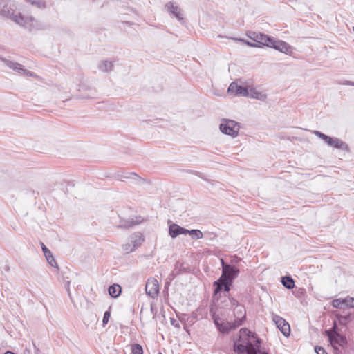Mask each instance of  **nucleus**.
Wrapping results in <instances>:
<instances>
[{"label":"nucleus","instance_id":"obj_1","mask_svg":"<svg viewBox=\"0 0 354 354\" xmlns=\"http://www.w3.org/2000/svg\"><path fill=\"white\" fill-rule=\"evenodd\" d=\"M17 4L14 1H0V15L30 30L40 28V23L32 17L23 16L17 12Z\"/></svg>","mask_w":354,"mask_h":354},{"label":"nucleus","instance_id":"obj_2","mask_svg":"<svg viewBox=\"0 0 354 354\" xmlns=\"http://www.w3.org/2000/svg\"><path fill=\"white\" fill-rule=\"evenodd\" d=\"M260 340L247 328L239 330V339L234 342V351L238 354H268L260 349Z\"/></svg>","mask_w":354,"mask_h":354},{"label":"nucleus","instance_id":"obj_3","mask_svg":"<svg viewBox=\"0 0 354 354\" xmlns=\"http://www.w3.org/2000/svg\"><path fill=\"white\" fill-rule=\"evenodd\" d=\"M232 270H228L223 278V272H222V274L218 279V281L214 283V295H217L219 292H221L223 289L225 292H229L230 290V286L233 281V280L236 278L239 272V270L231 266Z\"/></svg>","mask_w":354,"mask_h":354},{"label":"nucleus","instance_id":"obj_4","mask_svg":"<svg viewBox=\"0 0 354 354\" xmlns=\"http://www.w3.org/2000/svg\"><path fill=\"white\" fill-rule=\"evenodd\" d=\"M326 333L330 344L335 350L338 351V346L343 347L346 344V339L344 335L339 333L335 321L333 323L332 328L329 330H326Z\"/></svg>","mask_w":354,"mask_h":354},{"label":"nucleus","instance_id":"obj_5","mask_svg":"<svg viewBox=\"0 0 354 354\" xmlns=\"http://www.w3.org/2000/svg\"><path fill=\"white\" fill-rule=\"evenodd\" d=\"M143 241L144 238L141 234H133L129 237L127 241L122 245V250L126 254L133 252L142 245Z\"/></svg>","mask_w":354,"mask_h":354},{"label":"nucleus","instance_id":"obj_6","mask_svg":"<svg viewBox=\"0 0 354 354\" xmlns=\"http://www.w3.org/2000/svg\"><path fill=\"white\" fill-rule=\"evenodd\" d=\"M239 129V123L232 120L223 119L220 124L221 132L233 138L237 136Z\"/></svg>","mask_w":354,"mask_h":354},{"label":"nucleus","instance_id":"obj_7","mask_svg":"<svg viewBox=\"0 0 354 354\" xmlns=\"http://www.w3.org/2000/svg\"><path fill=\"white\" fill-rule=\"evenodd\" d=\"M231 307L233 308L234 315L235 317L234 323L236 326H241L245 318V309L243 306L240 305L238 301L234 299H230Z\"/></svg>","mask_w":354,"mask_h":354},{"label":"nucleus","instance_id":"obj_8","mask_svg":"<svg viewBox=\"0 0 354 354\" xmlns=\"http://www.w3.org/2000/svg\"><path fill=\"white\" fill-rule=\"evenodd\" d=\"M315 134L324 140V142L330 146L339 149L348 150V145L339 138H330V136L318 131H315Z\"/></svg>","mask_w":354,"mask_h":354},{"label":"nucleus","instance_id":"obj_9","mask_svg":"<svg viewBox=\"0 0 354 354\" xmlns=\"http://www.w3.org/2000/svg\"><path fill=\"white\" fill-rule=\"evenodd\" d=\"M214 323L220 333L223 334H227L232 330L239 327L236 326L234 322H223L218 315L215 314L212 316Z\"/></svg>","mask_w":354,"mask_h":354},{"label":"nucleus","instance_id":"obj_10","mask_svg":"<svg viewBox=\"0 0 354 354\" xmlns=\"http://www.w3.org/2000/svg\"><path fill=\"white\" fill-rule=\"evenodd\" d=\"M272 320L285 337L289 336L290 333V325L283 318L274 315L272 316Z\"/></svg>","mask_w":354,"mask_h":354},{"label":"nucleus","instance_id":"obj_11","mask_svg":"<svg viewBox=\"0 0 354 354\" xmlns=\"http://www.w3.org/2000/svg\"><path fill=\"white\" fill-rule=\"evenodd\" d=\"M269 44V48H272L285 54H290L291 53V46L283 41L276 40L272 38V41Z\"/></svg>","mask_w":354,"mask_h":354},{"label":"nucleus","instance_id":"obj_12","mask_svg":"<svg viewBox=\"0 0 354 354\" xmlns=\"http://www.w3.org/2000/svg\"><path fill=\"white\" fill-rule=\"evenodd\" d=\"M145 291L151 297H156L159 292L158 281L154 278H149L145 286Z\"/></svg>","mask_w":354,"mask_h":354},{"label":"nucleus","instance_id":"obj_13","mask_svg":"<svg viewBox=\"0 0 354 354\" xmlns=\"http://www.w3.org/2000/svg\"><path fill=\"white\" fill-rule=\"evenodd\" d=\"M227 92L234 95L247 97L248 88L238 85L236 82H232L228 87Z\"/></svg>","mask_w":354,"mask_h":354},{"label":"nucleus","instance_id":"obj_14","mask_svg":"<svg viewBox=\"0 0 354 354\" xmlns=\"http://www.w3.org/2000/svg\"><path fill=\"white\" fill-rule=\"evenodd\" d=\"M165 10L176 17L179 21L183 19V12L180 8L174 1H169L165 6Z\"/></svg>","mask_w":354,"mask_h":354},{"label":"nucleus","instance_id":"obj_15","mask_svg":"<svg viewBox=\"0 0 354 354\" xmlns=\"http://www.w3.org/2000/svg\"><path fill=\"white\" fill-rule=\"evenodd\" d=\"M0 61L3 62L9 68L13 69L14 71H17L19 73L26 74L27 75H32V74L30 71L24 69L23 68V66L19 63L8 60V59L3 58L1 56H0Z\"/></svg>","mask_w":354,"mask_h":354},{"label":"nucleus","instance_id":"obj_16","mask_svg":"<svg viewBox=\"0 0 354 354\" xmlns=\"http://www.w3.org/2000/svg\"><path fill=\"white\" fill-rule=\"evenodd\" d=\"M250 38L256 43L268 47V44L271 42L272 37L263 33L253 32L252 36H250Z\"/></svg>","mask_w":354,"mask_h":354},{"label":"nucleus","instance_id":"obj_17","mask_svg":"<svg viewBox=\"0 0 354 354\" xmlns=\"http://www.w3.org/2000/svg\"><path fill=\"white\" fill-rule=\"evenodd\" d=\"M188 230L185 229L177 224H171L169 227V234L172 238H176L180 234H187Z\"/></svg>","mask_w":354,"mask_h":354},{"label":"nucleus","instance_id":"obj_18","mask_svg":"<svg viewBox=\"0 0 354 354\" xmlns=\"http://www.w3.org/2000/svg\"><path fill=\"white\" fill-rule=\"evenodd\" d=\"M249 97L257 99L259 100L263 101L266 99L267 96L265 93L257 90L254 88H248V96Z\"/></svg>","mask_w":354,"mask_h":354},{"label":"nucleus","instance_id":"obj_19","mask_svg":"<svg viewBox=\"0 0 354 354\" xmlns=\"http://www.w3.org/2000/svg\"><path fill=\"white\" fill-rule=\"evenodd\" d=\"M98 68L102 72L108 73L113 69V64L111 61L102 60L99 62Z\"/></svg>","mask_w":354,"mask_h":354},{"label":"nucleus","instance_id":"obj_20","mask_svg":"<svg viewBox=\"0 0 354 354\" xmlns=\"http://www.w3.org/2000/svg\"><path fill=\"white\" fill-rule=\"evenodd\" d=\"M121 293V287L118 284H113L109 288V294L113 298L118 297Z\"/></svg>","mask_w":354,"mask_h":354},{"label":"nucleus","instance_id":"obj_21","mask_svg":"<svg viewBox=\"0 0 354 354\" xmlns=\"http://www.w3.org/2000/svg\"><path fill=\"white\" fill-rule=\"evenodd\" d=\"M281 283L284 287L289 290L292 289L295 287V281L290 276L283 277L281 279Z\"/></svg>","mask_w":354,"mask_h":354},{"label":"nucleus","instance_id":"obj_22","mask_svg":"<svg viewBox=\"0 0 354 354\" xmlns=\"http://www.w3.org/2000/svg\"><path fill=\"white\" fill-rule=\"evenodd\" d=\"M346 304H348L347 297L344 299H334L332 302L333 306L337 308H342V305H345L346 306Z\"/></svg>","mask_w":354,"mask_h":354},{"label":"nucleus","instance_id":"obj_23","mask_svg":"<svg viewBox=\"0 0 354 354\" xmlns=\"http://www.w3.org/2000/svg\"><path fill=\"white\" fill-rule=\"evenodd\" d=\"M336 317L338 320L339 324L341 325H346L350 321V315H336Z\"/></svg>","mask_w":354,"mask_h":354},{"label":"nucleus","instance_id":"obj_24","mask_svg":"<svg viewBox=\"0 0 354 354\" xmlns=\"http://www.w3.org/2000/svg\"><path fill=\"white\" fill-rule=\"evenodd\" d=\"M187 234H189L193 239H200L203 238V233L199 230H189Z\"/></svg>","mask_w":354,"mask_h":354},{"label":"nucleus","instance_id":"obj_25","mask_svg":"<svg viewBox=\"0 0 354 354\" xmlns=\"http://www.w3.org/2000/svg\"><path fill=\"white\" fill-rule=\"evenodd\" d=\"M45 257L48 261V263L53 267H57V263L55 260L53 254L51 252H49L48 254L45 255Z\"/></svg>","mask_w":354,"mask_h":354},{"label":"nucleus","instance_id":"obj_26","mask_svg":"<svg viewBox=\"0 0 354 354\" xmlns=\"http://www.w3.org/2000/svg\"><path fill=\"white\" fill-rule=\"evenodd\" d=\"M131 351H132V354H142L143 353L142 347L140 344H133L132 346Z\"/></svg>","mask_w":354,"mask_h":354},{"label":"nucleus","instance_id":"obj_27","mask_svg":"<svg viewBox=\"0 0 354 354\" xmlns=\"http://www.w3.org/2000/svg\"><path fill=\"white\" fill-rule=\"evenodd\" d=\"M138 223L139 222H134L133 221H122L120 222V226L122 227L128 228Z\"/></svg>","mask_w":354,"mask_h":354},{"label":"nucleus","instance_id":"obj_28","mask_svg":"<svg viewBox=\"0 0 354 354\" xmlns=\"http://www.w3.org/2000/svg\"><path fill=\"white\" fill-rule=\"evenodd\" d=\"M32 5H34L38 8H44L45 3L41 0H28Z\"/></svg>","mask_w":354,"mask_h":354},{"label":"nucleus","instance_id":"obj_29","mask_svg":"<svg viewBox=\"0 0 354 354\" xmlns=\"http://www.w3.org/2000/svg\"><path fill=\"white\" fill-rule=\"evenodd\" d=\"M221 263L222 266V272H223V276L225 274V272L228 270H232L231 266L229 264H226L223 259H221Z\"/></svg>","mask_w":354,"mask_h":354},{"label":"nucleus","instance_id":"obj_30","mask_svg":"<svg viewBox=\"0 0 354 354\" xmlns=\"http://www.w3.org/2000/svg\"><path fill=\"white\" fill-rule=\"evenodd\" d=\"M110 316H111V313L109 311H106L104 313L103 319H102V324H103L104 326L108 323Z\"/></svg>","mask_w":354,"mask_h":354},{"label":"nucleus","instance_id":"obj_31","mask_svg":"<svg viewBox=\"0 0 354 354\" xmlns=\"http://www.w3.org/2000/svg\"><path fill=\"white\" fill-rule=\"evenodd\" d=\"M315 351L317 354H328L322 347L317 346H315Z\"/></svg>","mask_w":354,"mask_h":354},{"label":"nucleus","instance_id":"obj_32","mask_svg":"<svg viewBox=\"0 0 354 354\" xmlns=\"http://www.w3.org/2000/svg\"><path fill=\"white\" fill-rule=\"evenodd\" d=\"M348 304H346L347 307L354 308V298L351 297H347Z\"/></svg>","mask_w":354,"mask_h":354},{"label":"nucleus","instance_id":"obj_33","mask_svg":"<svg viewBox=\"0 0 354 354\" xmlns=\"http://www.w3.org/2000/svg\"><path fill=\"white\" fill-rule=\"evenodd\" d=\"M70 283H71V282L69 281H67L66 282L65 287H66V289L67 290V292H68V295L70 299L72 300V297H71V290H70Z\"/></svg>","mask_w":354,"mask_h":354},{"label":"nucleus","instance_id":"obj_34","mask_svg":"<svg viewBox=\"0 0 354 354\" xmlns=\"http://www.w3.org/2000/svg\"><path fill=\"white\" fill-rule=\"evenodd\" d=\"M240 41L245 43L247 45L252 46V47H260V45L257 44L256 43H250L249 41H246L243 39H240Z\"/></svg>","mask_w":354,"mask_h":354},{"label":"nucleus","instance_id":"obj_35","mask_svg":"<svg viewBox=\"0 0 354 354\" xmlns=\"http://www.w3.org/2000/svg\"><path fill=\"white\" fill-rule=\"evenodd\" d=\"M41 248H42L43 252L44 253V255L50 252V251L46 247V245L44 243H41Z\"/></svg>","mask_w":354,"mask_h":354},{"label":"nucleus","instance_id":"obj_36","mask_svg":"<svg viewBox=\"0 0 354 354\" xmlns=\"http://www.w3.org/2000/svg\"><path fill=\"white\" fill-rule=\"evenodd\" d=\"M171 324L174 326L175 327L180 328L179 324L176 322V320L171 319Z\"/></svg>","mask_w":354,"mask_h":354},{"label":"nucleus","instance_id":"obj_37","mask_svg":"<svg viewBox=\"0 0 354 354\" xmlns=\"http://www.w3.org/2000/svg\"><path fill=\"white\" fill-rule=\"evenodd\" d=\"M347 84H348V85H351V86H354V83H353V82H347Z\"/></svg>","mask_w":354,"mask_h":354},{"label":"nucleus","instance_id":"obj_38","mask_svg":"<svg viewBox=\"0 0 354 354\" xmlns=\"http://www.w3.org/2000/svg\"><path fill=\"white\" fill-rule=\"evenodd\" d=\"M5 354H15V353L11 351H7L5 353Z\"/></svg>","mask_w":354,"mask_h":354},{"label":"nucleus","instance_id":"obj_39","mask_svg":"<svg viewBox=\"0 0 354 354\" xmlns=\"http://www.w3.org/2000/svg\"><path fill=\"white\" fill-rule=\"evenodd\" d=\"M353 30L354 31V26L353 27Z\"/></svg>","mask_w":354,"mask_h":354},{"label":"nucleus","instance_id":"obj_40","mask_svg":"<svg viewBox=\"0 0 354 354\" xmlns=\"http://www.w3.org/2000/svg\"><path fill=\"white\" fill-rule=\"evenodd\" d=\"M158 354H162L160 352H159Z\"/></svg>","mask_w":354,"mask_h":354}]
</instances>
